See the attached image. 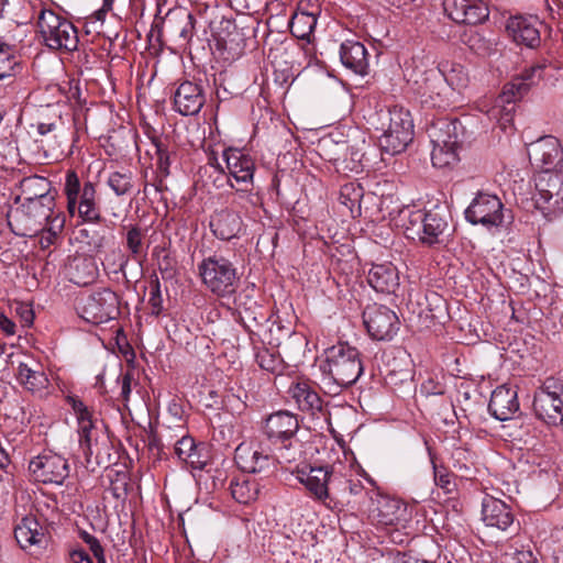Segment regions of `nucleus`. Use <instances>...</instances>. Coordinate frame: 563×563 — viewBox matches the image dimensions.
<instances>
[{
	"label": "nucleus",
	"mask_w": 563,
	"mask_h": 563,
	"mask_svg": "<svg viewBox=\"0 0 563 563\" xmlns=\"http://www.w3.org/2000/svg\"><path fill=\"white\" fill-rule=\"evenodd\" d=\"M73 563H92V560L85 550H74L70 553Z\"/></svg>",
	"instance_id": "64"
},
{
	"label": "nucleus",
	"mask_w": 563,
	"mask_h": 563,
	"mask_svg": "<svg viewBox=\"0 0 563 563\" xmlns=\"http://www.w3.org/2000/svg\"><path fill=\"white\" fill-rule=\"evenodd\" d=\"M483 520L488 527L506 531L514 526L512 509L505 501L487 496L482 504Z\"/></svg>",
	"instance_id": "26"
},
{
	"label": "nucleus",
	"mask_w": 563,
	"mask_h": 563,
	"mask_svg": "<svg viewBox=\"0 0 563 563\" xmlns=\"http://www.w3.org/2000/svg\"><path fill=\"white\" fill-rule=\"evenodd\" d=\"M503 203L495 195L479 192L465 210V219L472 224L498 227L504 221Z\"/></svg>",
	"instance_id": "16"
},
{
	"label": "nucleus",
	"mask_w": 563,
	"mask_h": 563,
	"mask_svg": "<svg viewBox=\"0 0 563 563\" xmlns=\"http://www.w3.org/2000/svg\"><path fill=\"white\" fill-rule=\"evenodd\" d=\"M192 468L203 470L208 463V453L203 443H198L195 451L185 461Z\"/></svg>",
	"instance_id": "58"
},
{
	"label": "nucleus",
	"mask_w": 563,
	"mask_h": 563,
	"mask_svg": "<svg viewBox=\"0 0 563 563\" xmlns=\"http://www.w3.org/2000/svg\"><path fill=\"white\" fill-rule=\"evenodd\" d=\"M316 25L317 18L311 13L295 12L289 22L291 34L300 40H309Z\"/></svg>",
	"instance_id": "46"
},
{
	"label": "nucleus",
	"mask_w": 563,
	"mask_h": 563,
	"mask_svg": "<svg viewBox=\"0 0 563 563\" xmlns=\"http://www.w3.org/2000/svg\"><path fill=\"white\" fill-rule=\"evenodd\" d=\"M111 225L102 218V221L97 224H90L89 228L80 231L81 235L88 239L87 243L97 252L102 250L109 242L111 236Z\"/></svg>",
	"instance_id": "42"
},
{
	"label": "nucleus",
	"mask_w": 563,
	"mask_h": 563,
	"mask_svg": "<svg viewBox=\"0 0 563 563\" xmlns=\"http://www.w3.org/2000/svg\"><path fill=\"white\" fill-rule=\"evenodd\" d=\"M536 206L547 218L563 212V176L554 170L539 172L534 177Z\"/></svg>",
	"instance_id": "11"
},
{
	"label": "nucleus",
	"mask_w": 563,
	"mask_h": 563,
	"mask_svg": "<svg viewBox=\"0 0 563 563\" xmlns=\"http://www.w3.org/2000/svg\"><path fill=\"white\" fill-rule=\"evenodd\" d=\"M66 401L77 416L79 442L84 449L87 463H90V457L95 454L96 463L108 467L111 464V443L109 439L107 437L101 439L93 437L95 427L91 413L81 399L77 396H67Z\"/></svg>",
	"instance_id": "6"
},
{
	"label": "nucleus",
	"mask_w": 563,
	"mask_h": 563,
	"mask_svg": "<svg viewBox=\"0 0 563 563\" xmlns=\"http://www.w3.org/2000/svg\"><path fill=\"white\" fill-rule=\"evenodd\" d=\"M363 322L368 334L378 341L391 340L399 330L395 311L383 305H371L363 311Z\"/></svg>",
	"instance_id": "15"
},
{
	"label": "nucleus",
	"mask_w": 563,
	"mask_h": 563,
	"mask_svg": "<svg viewBox=\"0 0 563 563\" xmlns=\"http://www.w3.org/2000/svg\"><path fill=\"white\" fill-rule=\"evenodd\" d=\"M198 443L195 442L194 438L184 435L175 444V454L179 460L186 461L190 454L195 451Z\"/></svg>",
	"instance_id": "59"
},
{
	"label": "nucleus",
	"mask_w": 563,
	"mask_h": 563,
	"mask_svg": "<svg viewBox=\"0 0 563 563\" xmlns=\"http://www.w3.org/2000/svg\"><path fill=\"white\" fill-rule=\"evenodd\" d=\"M234 306L239 321L249 333L252 343L278 345L279 335H275V331L279 334L284 331L285 334L289 333L282 324L273 320L268 309L260 305L247 291H241L234 298Z\"/></svg>",
	"instance_id": "2"
},
{
	"label": "nucleus",
	"mask_w": 563,
	"mask_h": 563,
	"mask_svg": "<svg viewBox=\"0 0 563 563\" xmlns=\"http://www.w3.org/2000/svg\"><path fill=\"white\" fill-rule=\"evenodd\" d=\"M77 311L85 321L92 324L114 320L120 314L119 296L110 288L82 295L78 299Z\"/></svg>",
	"instance_id": "9"
},
{
	"label": "nucleus",
	"mask_w": 563,
	"mask_h": 563,
	"mask_svg": "<svg viewBox=\"0 0 563 563\" xmlns=\"http://www.w3.org/2000/svg\"><path fill=\"white\" fill-rule=\"evenodd\" d=\"M67 269L69 280L78 286L92 284L99 275L97 262L92 256H75Z\"/></svg>",
	"instance_id": "35"
},
{
	"label": "nucleus",
	"mask_w": 563,
	"mask_h": 563,
	"mask_svg": "<svg viewBox=\"0 0 563 563\" xmlns=\"http://www.w3.org/2000/svg\"><path fill=\"white\" fill-rule=\"evenodd\" d=\"M296 12L311 13L317 18L320 12L318 0H300Z\"/></svg>",
	"instance_id": "61"
},
{
	"label": "nucleus",
	"mask_w": 563,
	"mask_h": 563,
	"mask_svg": "<svg viewBox=\"0 0 563 563\" xmlns=\"http://www.w3.org/2000/svg\"><path fill=\"white\" fill-rule=\"evenodd\" d=\"M488 410L490 415L499 421L512 419L519 411L516 387L501 385L494 389L488 404Z\"/></svg>",
	"instance_id": "25"
},
{
	"label": "nucleus",
	"mask_w": 563,
	"mask_h": 563,
	"mask_svg": "<svg viewBox=\"0 0 563 563\" xmlns=\"http://www.w3.org/2000/svg\"><path fill=\"white\" fill-rule=\"evenodd\" d=\"M321 151L331 150L335 147L334 156H330V162H333L336 166L343 169L358 173L363 169L364 153L354 145H350L347 141L335 142L328 137L319 142Z\"/></svg>",
	"instance_id": "24"
},
{
	"label": "nucleus",
	"mask_w": 563,
	"mask_h": 563,
	"mask_svg": "<svg viewBox=\"0 0 563 563\" xmlns=\"http://www.w3.org/2000/svg\"><path fill=\"white\" fill-rule=\"evenodd\" d=\"M319 368L322 380L340 390L354 385L364 367L358 350L347 342H339L324 350Z\"/></svg>",
	"instance_id": "1"
},
{
	"label": "nucleus",
	"mask_w": 563,
	"mask_h": 563,
	"mask_svg": "<svg viewBox=\"0 0 563 563\" xmlns=\"http://www.w3.org/2000/svg\"><path fill=\"white\" fill-rule=\"evenodd\" d=\"M517 563H539L537 555L531 550H520L515 553Z\"/></svg>",
	"instance_id": "63"
},
{
	"label": "nucleus",
	"mask_w": 563,
	"mask_h": 563,
	"mask_svg": "<svg viewBox=\"0 0 563 563\" xmlns=\"http://www.w3.org/2000/svg\"><path fill=\"white\" fill-rule=\"evenodd\" d=\"M206 103L205 88L201 81L185 80L174 92V109L181 115H196Z\"/></svg>",
	"instance_id": "22"
},
{
	"label": "nucleus",
	"mask_w": 563,
	"mask_h": 563,
	"mask_svg": "<svg viewBox=\"0 0 563 563\" xmlns=\"http://www.w3.org/2000/svg\"><path fill=\"white\" fill-rule=\"evenodd\" d=\"M388 115V128L379 136L378 144L389 155L400 154L413 140V122L410 112L399 106L391 107Z\"/></svg>",
	"instance_id": "8"
},
{
	"label": "nucleus",
	"mask_w": 563,
	"mask_h": 563,
	"mask_svg": "<svg viewBox=\"0 0 563 563\" xmlns=\"http://www.w3.org/2000/svg\"><path fill=\"white\" fill-rule=\"evenodd\" d=\"M109 187L117 196L130 194L133 188V175L130 170L113 172L108 178Z\"/></svg>",
	"instance_id": "52"
},
{
	"label": "nucleus",
	"mask_w": 563,
	"mask_h": 563,
	"mask_svg": "<svg viewBox=\"0 0 563 563\" xmlns=\"http://www.w3.org/2000/svg\"><path fill=\"white\" fill-rule=\"evenodd\" d=\"M14 538L19 545L25 550L31 545L42 544L45 534L37 519L34 516H26L15 527Z\"/></svg>",
	"instance_id": "37"
},
{
	"label": "nucleus",
	"mask_w": 563,
	"mask_h": 563,
	"mask_svg": "<svg viewBox=\"0 0 563 563\" xmlns=\"http://www.w3.org/2000/svg\"><path fill=\"white\" fill-rule=\"evenodd\" d=\"M291 396L301 411L316 415L323 409V399L306 383L296 384L291 389Z\"/></svg>",
	"instance_id": "38"
},
{
	"label": "nucleus",
	"mask_w": 563,
	"mask_h": 563,
	"mask_svg": "<svg viewBox=\"0 0 563 563\" xmlns=\"http://www.w3.org/2000/svg\"><path fill=\"white\" fill-rule=\"evenodd\" d=\"M543 23L534 15H517L507 22V31L517 44L536 48L541 43L540 27Z\"/></svg>",
	"instance_id": "23"
},
{
	"label": "nucleus",
	"mask_w": 563,
	"mask_h": 563,
	"mask_svg": "<svg viewBox=\"0 0 563 563\" xmlns=\"http://www.w3.org/2000/svg\"><path fill=\"white\" fill-rule=\"evenodd\" d=\"M503 97L504 90L496 99V103L492 109V115L497 118L503 129H506L508 124L512 123L517 101L521 100L523 97L516 96L515 98L507 99H503Z\"/></svg>",
	"instance_id": "44"
},
{
	"label": "nucleus",
	"mask_w": 563,
	"mask_h": 563,
	"mask_svg": "<svg viewBox=\"0 0 563 563\" xmlns=\"http://www.w3.org/2000/svg\"><path fill=\"white\" fill-rule=\"evenodd\" d=\"M144 231L137 227L132 225L126 232L125 235V242H126V249L130 251L131 255L136 260L139 258L144 251Z\"/></svg>",
	"instance_id": "53"
},
{
	"label": "nucleus",
	"mask_w": 563,
	"mask_h": 563,
	"mask_svg": "<svg viewBox=\"0 0 563 563\" xmlns=\"http://www.w3.org/2000/svg\"><path fill=\"white\" fill-rule=\"evenodd\" d=\"M225 481L227 473L220 468L207 470L203 474H200L197 479L200 489L206 490L207 494H213L222 489Z\"/></svg>",
	"instance_id": "51"
},
{
	"label": "nucleus",
	"mask_w": 563,
	"mask_h": 563,
	"mask_svg": "<svg viewBox=\"0 0 563 563\" xmlns=\"http://www.w3.org/2000/svg\"><path fill=\"white\" fill-rule=\"evenodd\" d=\"M528 156L540 172H550L563 162V148L555 136L544 135L528 145Z\"/></svg>",
	"instance_id": "17"
},
{
	"label": "nucleus",
	"mask_w": 563,
	"mask_h": 563,
	"mask_svg": "<svg viewBox=\"0 0 563 563\" xmlns=\"http://www.w3.org/2000/svg\"><path fill=\"white\" fill-rule=\"evenodd\" d=\"M19 194L13 198L14 203L25 200H41L44 197L56 199L57 190L52 183L43 176L32 175L24 177L18 185Z\"/></svg>",
	"instance_id": "28"
},
{
	"label": "nucleus",
	"mask_w": 563,
	"mask_h": 563,
	"mask_svg": "<svg viewBox=\"0 0 563 563\" xmlns=\"http://www.w3.org/2000/svg\"><path fill=\"white\" fill-rule=\"evenodd\" d=\"M411 89L423 98L424 102H431L432 106L441 107V102L451 91L445 85V75L439 68L428 70H413L408 78Z\"/></svg>",
	"instance_id": "12"
},
{
	"label": "nucleus",
	"mask_w": 563,
	"mask_h": 563,
	"mask_svg": "<svg viewBox=\"0 0 563 563\" xmlns=\"http://www.w3.org/2000/svg\"><path fill=\"white\" fill-rule=\"evenodd\" d=\"M202 284L218 297H231L240 285L235 265L222 255L205 257L198 265Z\"/></svg>",
	"instance_id": "5"
},
{
	"label": "nucleus",
	"mask_w": 563,
	"mask_h": 563,
	"mask_svg": "<svg viewBox=\"0 0 563 563\" xmlns=\"http://www.w3.org/2000/svg\"><path fill=\"white\" fill-rule=\"evenodd\" d=\"M431 461L433 465L435 485L444 489L446 493H451L454 487V483L452 481L453 475L445 467H439L433 460Z\"/></svg>",
	"instance_id": "57"
},
{
	"label": "nucleus",
	"mask_w": 563,
	"mask_h": 563,
	"mask_svg": "<svg viewBox=\"0 0 563 563\" xmlns=\"http://www.w3.org/2000/svg\"><path fill=\"white\" fill-rule=\"evenodd\" d=\"M444 11L459 24L476 25L488 19V7L482 0H444Z\"/></svg>",
	"instance_id": "20"
},
{
	"label": "nucleus",
	"mask_w": 563,
	"mask_h": 563,
	"mask_svg": "<svg viewBox=\"0 0 563 563\" xmlns=\"http://www.w3.org/2000/svg\"><path fill=\"white\" fill-rule=\"evenodd\" d=\"M562 379L548 377L533 395V411L549 426L563 424Z\"/></svg>",
	"instance_id": "10"
},
{
	"label": "nucleus",
	"mask_w": 563,
	"mask_h": 563,
	"mask_svg": "<svg viewBox=\"0 0 563 563\" xmlns=\"http://www.w3.org/2000/svg\"><path fill=\"white\" fill-rule=\"evenodd\" d=\"M276 446L275 464H294L305 459V442L296 437L285 442H278Z\"/></svg>",
	"instance_id": "40"
},
{
	"label": "nucleus",
	"mask_w": 563,
	"mask_h": 563,
	"mask_svg": "<svg viewBox=\"0 0 563 563\" xmlns=\"http://www.w3.org/2000/svg\"><path fill=\"white\" fill-rule=\"evenodd\" d=\"M229 174L238 181L250 184L253 180L255 163L239 150H225L222 154Z\"/></svg>",
	"instance_id": "32"
},
{
	"label": "nucleus",
	"mask_w": 563,
	"mask_h": 563,
	"mask_svg": "<svg viewBox=\"0 0 563 563\" xmlns=\"http://www.w3.org/2000/svg\"><path fill=\"white\" fill-rule=\"evenodd\" d=\"M549 67L550 65L542 63L525 69L520 75L504 86L503 99L515 98L516 96L525 97L530 88L544 77L545 70Z\"/></svg>",
	"instance_id": "29"
},
{
	"label": "nucleus",
	"mask_w": 563,
	"mask_h": 563,
	"mask_svg": "<svg viewBox=\"0 0 563 563\" xmlns=\"http://www.w3.org/2000/svg\"><path fill=\"white\" fill-rule=\"evenodd\" d=\"M424 213L423 210H411L409 208L401 210V225L408 239L421 241Z\"/></svg>",
	"instance_id": "43"
},
{
	"label": "nucleus",
	"mask_w": 563,
	"mask_h": 563,
	"mask_svg": "<svg viewBox=\"0 0 563 563\" xmlns=\"http://www.w3.org/2000/svg\"><path fill=\"white\" fill-rule=\"evenodd\" d=\"M299 428V420L296 415L279 410L271 413L265 419L262 431L272 444L277 445L278 442H285L296 437Z\"/></svg>",
	"instance_id": "21"
},
{
	"label": "nucleus",
	"mask_w": 563,
	"mask_h": 563,
	"mask_svg": "<svg viewBox=\"0 0 563 563\" xmlns=\"http://www.w3.org/2000/svg\"><path fill=\"white\" fill-rule=\"evenodd\" d=\"M467 82V74L464 71V67L460 64L453 65L449 74L445 75V85L451 90L453 89V86L456 88L466 87Z\"/></svg>",
	"instance_id": "55"
},
{
	"label": "nucleus",
	"mask_w": 563,
	"mask_h": 563,
	"mask_svg": "<svg viewBox=\"0 0 563 563\" xmlns=\"http://www.w3.org/2000/svg\"><path fill=\"white\" fill-rule=\"evenodd\" d=\"M76 212L87 223L97 224L102 221L100 208L96 202V187L91 181L84 184L81 196L76 203Z\"/></svg>",
	"instance_id": "36"
},
{
	"label": "nucleus",
	"mask_w": 563,
	"mask_h": 563,
	"mask_svg": "<svg viewBox=\"0 0 563 563\" xmlns=\"http://www.w3.org/2000/svg\"><path fill=\"white\" fill-rule=\"evenodd\" d=\"M37 26L43 43L51 49L73 52L78 46V32L75 25L66 18L51 9L40 11Z\"/></svg>",
	"instance_id": "7"
},
{
	"label": "nucleus",
	"mask_w": 563,
	"mask_h": 563,
	"mask_svg": "<svg viewBox=\"0 0 563 563\" xmlns=\"http://www.w3.org/2000/svg\"><path fill=\"white\" fill-rule=\"evenodd\" d=\"M18 379L24 388L33 394H41L49 386V379L42 369H33L25 363L18 367Z\"/></svg>",
	"instance_id": "39"
},
{
	"label": "nucleus",
	"mask_w": 563,
	"mask_h": 563,
	"mask_svg": "<svg viewBox=\"0 0 563 563\" xmlns=\"http://www.w3.org/2000/svg\"><path fill=\"white\" fill-rule=\"evenodd\" d=\"M419 305V316L426 319L427 327L444 324L449 319L446 300L435 291H427L424 301Z\"/></svg>",
	"instance_id": "34"
},
{
	"label": "nucleus",
	"mask_w": 563,
	"mask_h": 563,
	"mask_svg": "<svg viewBox=\"0 0 563 563\" xmlns=\"http://www.w3.org/2000/svg\"><path fill=\"white\" fill-rule=\"evenodd\" d=\"M364 196V188L356 181H350L341 186L339 202L344 206L352 218L361 216V201Z\"/></svg>",
	"instance_id": "41"
},
{
	"label": "nucleus",
	"mask_w": 563,
	"mask_h": 563,
	"mask_svg": "<svg viewBox=\"0 0 563 563\" xmlns=\"http://www.w3.org/2000/svg\"><path fill=\"white\" fill-rule=\"evenodd\" d=\"M8 213V225L18 236H33L41 232L54 216L56 199L25 200Z\"/></svg>",
	"instance_id": "4"
},
{
	"label": "nucleus",
	"mask_w": 563,
	"mask_h": 563,
	"mask_svg": "<svg viewBox=\"0 0 563 563\" xmlns=\"http://www.w3.org/2000/svg\"><path fill=\"white\" fill-rule=\"evenodd\" d=\"M340 59L342 64L358 75H365L368 67L367 51L357 41L346 40L340 46Z\"/></svg>",
	"instance_id": "33"
},
{
	"label": "nucleus",
	"mask_w": 563,
	"mask_h": 563,
	"mask_svg": "<svg viewBox=\"0 0 563 563\" xmlns=\"http://www.w3.org/2000/svg\"><path fill=\"white\" fill-rule=\"evenodd\" d=\"M422 235L420 243L434 246L446 242L451 235L450 213L445 207L435 206L423 214Z\"/></svg>",
	"instance_id": "18"
},
{
	"label": "nucleus",
	"mask_w": 563,
	"mask_h": 563,
	"mask_svg": "<svg viewBox=\"0 0 563 563\" xmlns=\"http://www.w3.org/2000/svg\"><path fill=\"white\" fill-rule=\"evenodd\" d=\"M368 284L382 294H395L399 287V275L391 263L374 264L367 273Z\"/></svg>",
	"instance_id": "31"
},
{
	"label": "nucleus",
	"mask_w": 563,
	"mask_h": 563,
	"mask_svg": "<svg viewBox=\"0 0 563 563\" xmlns=\"http://www.w3.org/2000/svg\"><path fill=\"white\" fill-rule=\"evenodd\" d=\"M256 362L264 371L274 373L278 366V360L267 350L256 354Z\"/></svg>",
	"instance_id": "60"
},
{
	"label": "nucleus",
	"mask_w": 563,
	"mask_h": 563,
	"mask_svg": "<svg viewBox=\"0 0 563 563\" xmlns=\"http://www.w3.org/2000/svg\"><path fill=\"white\" fill-rule=\"evenodd\" d=\"M385 380L386 384L395 390L397 388L409 389L413 385L410 369H400L399 372L389 371L385 377Z\"/></svg>",
	"instance_id": "54"
},
{
	"label": "nucleus",
	"mask_w": 563,
	"mask_h": 563,
	"mask_svg": "<svg viewBox=\"0 0 563 563\" xmlns=\"http://www.w3.org/2000/svg\"><path fill=\"white\" fill-rule=\"evenodd\" d=\"M80 537H81L82 541L89 547V549L92 552V554H96V553H98V552L103 550V548L100 544L99 540L95 536L84 531L80 534Z\"/></svg>",
	"instance_id": "62"
},
{
	"label": "nucleus",
	"mask_w": 563,
	"mask_h": 563,
	"mask_svg": "<svg viewBox=\"0 0 563 563\" xmlns=\"http://www.w3.org/2000/svg\"><path fill=\"white\" fill-rule=\"evenodd\" d=\"M433 144L431 161L433 166L443 168L459 161L457 150L463 142L464 126L459 119L442 118L428 130Z\"/></svg>",
	"instance_id": "3"
},
{
	"label": "nucleus",
	"mask_w": 563,
	"mask_h": 563,
	"mask_svg": "<svg viewBox=\"0 0 563 563\" xmlns=\"http://www.w3.org/2000/svg\"><path fill=\"white\" fill-rule=\"evenodd\" d=\"M21 69V63L14 55L12 46L0 43V80L15 76Z\"/></svg>",
	"instance_id": "48"
},
{
	"label": "nucleus",
	"mask_w": 563,
	"mask_h": 563,
	"mask_svg": "<svg viewBox=\"0 0 563 563\" xmlns=\"http://www.w3.org/2000/svg\"><path fill=\"white\" fill-rule=\"evenodd\" d=\"M209 227L216 238L230 241L239 236L243 229V221L238 212L222 209L211 216Z\"/></svg>",
	"instance_id": "30"
},
{
	"label": "nucleus",
	"mask_w": 563,
	"mask_h": 563,
	"mask_svg": "<svg viewBox=\"0 0 563 563\" xmlns=\"http://www.w3.org/2000/svg\"><path fill=\"white\" fill-rule=\"evenodd\" d=\"M297 478L316 500L322 503L330 498V485L343 479L334 473L332 465L310 466L309 473L298 471Z\"/></svg>",
	"instance_id": "19"
},
{
	"label": "nucleus",
	"mask_w": 563,
	"mask_h": 563,
	"mask_svg": "<svg viewBox=\"0 0 563 563\" xmlns=\"http://www.w3.org/2000/svg\"><path fill=\"white\" fill-rule=\"evenodd\" d=\"M82 187L75 170H67L65 176L64 192L67 198V211L73 217L76 214V203L81 196Z\"/></svg>",
	"instance_id": "49"
},
{
	"label": "nucleus",
	"mask_w": 563,
	"mask_h": 563,
	"mask_svg": "<svg viewBox=\"0 0 563 563\" xmlns=\"http://www.w3.org/2000/svg\"><path fill=\"white\" fill-rule=\"evenodd\" d=\"M150 139L154 147L155 155L157 156V169L163 177H167L170 174V157L172 154H175V152H170L168 150V141L166 137L153 134L150 136Z\"/></svg>",
	"instance_id": "47"
},
{
	"label": "nucleus",
	"mask_w": 563,
	"mask_h": 563,
	"mask_svg": "<svg viewBox=\"0 0 563 563\" xmlns=\"http://www.w3.org/2000/svg\"><path fill=\"white\" fill-rule=\"evenodd\" d=\"M162 24L163 30L176 37L180 46H185L194 36L196 19L189 12L168 11Z\"/></svg>",
	"instance_id": "27"
},
{
	"label": "nucleus",
	"mask_w": 563,
	"mask_h": 563,
	"mask_svg": "<svg viewBox=\"0 0 563 563\" xmlns=\"http://www.w3.org/2000/svg\"><path fill=\"white\" fill-rule=\"evenodd\" d=\"M29 471L37 482L62 485L69 476L70 467L67 460L62 455L45 452L30 461Z\"/></svg>",
	"instance_id": "14"
},
{
	"label": "nucleus",
	"mask_w": 563,
	"mask_h": 563,
	"mask_svg": "<svg viewBox=\"0 0 563 563\" xmlns=\"http://www.w3.org/2000/svg\"><path fill=\"white\" fill-rule=\"evenodd\" d=\"M148 305L151 307V312L153 316L157 317L163 311V297H162V291H161V283L158 280L157 276H155L151 280V292H150Z\"/></svg>",
	"instance_id": "56"
},
{
	"label": "nucleus",
	"mask_w": 563,
	"mask_h": 563,
	"mask_svg": "<svg viewBox=\"0 0 563 563\" xmlns=\"http://www.w3.org/2000/svg\"><path fill=\"white\" fill-rule=\"evenodd\" d=\"M377 511L376 518L380 525L395 526L401 520L406 508L401 507L397 500L384 498L379 500Z\"/></svg>",
	"instance_id": "45"
},
{
	"label": "nucleus",
	"mask_w": 563,
	"mask_h": 563,
	"mask_svg": "<svg viewBox=\"0 0 563 563\" xmlns=\"http://www.w3.org/2000/svg\"><path fill=\"white\" fill-rule=\"evenodd\" d=\"M234 461L243 473L258 475L261 478L271 476L276 470L274 456L257 443H240L234 452Z\"/></svg>",
	"instance_id": "13"
},
{
	"label": "nucleus",
	"mask_w": 563,
	"mask_h": 563,
	"mask_svg": "<svg viewBox=\"0 0 563 563\" xmlns=\"http://www.w3.org/2000/svg\"><path fill=\"white\" fill-rule=\"evenodd\" d=\"M230 490L232 497L240 504H249L256 499L258 494L257 484L251 483L246 478L231 481Z\"/></svg>",
	"instance_id": "50"
}]
</instances>
